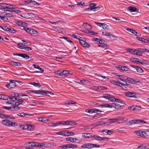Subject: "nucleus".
<instances>
[{"label": "nucleus", "instance_id": "obj_20", "mask_svg": "<svg viewBox=\"0 0 149 149\" xmlns=\"http://www.w3.org/2000/svg\"><path fill=\"white\" fill-rule=\"evenodd\" d=\"M17 24L19 26L22 27H26L28 26V24L27 23L22 21L18 22Z\"/></svg>", "mask_w": 149, "mask_h": 149}, {"label": "nucleus", "instance_id": "obj_36", "mask_svg": "<svg viewBox=\"0 0 149 149\" xmlns=\"http://www.w3.org/2000/svg\"><path fill=\"white\" fill-rule=\"evenodd\" d=\"M137 124L141 125H143L144 124H148L146 122L140 119L137 120Z\"/></svg>", "mask_w": 149, "mask_h": 149}, {"label": "nucleus", "instance_id": "obj_55", "mask_svg": "<svg viewBox=\"0 0 149 149\" xmlns=\"http://www.w3.org/2000/svg\"><path fill=\"white\" fill-rule=\"evenodd\" d=\"M100 146L95 144H91V149L94 148H100Z\"/></svg>", "mask_w": 149, "mask_h": 149}, {"label": "nucleus", "instance_id": "obj_41", "mask_svg": "<svg viewBox=\"0 0 149 149\" xmlns=\"http://www.w3.org/2000/svg\"><path fill=\"white\" fill-rule=\"evenodd\" d=\"M102 34L103 36H108L109 37H111V36L112 37H114V36H113L112 35H111L110 34V33H107V32H102Z\"/></svg>", "mask_w": 149, "mask_h": 149}, {"label": "nucleus", "instance_id": "obj_52", "mask_svg": "<svg viewBox=\"0 0 149 149\" xmlns=\"http://www.w3.org/2000/svg\"><path fill=\"white\" fill-rule=\"evenodd\" d=\"M58 135L65 136L64 130L63 131H59L57 133Z\"/></svg>", "mask_w": 149, "mask_h": 149}, {"label": "nucleus", "instance_id": "obj_29", "mask_svg": "<svg viewBox=\"0 0 149 149\" xmlns=\"http://www.w3.org/2000/svg\"><path fill=\"white\" fill-rule=\"evenodd\" d=\"M11 63L12 65L18 67L21 66L22 65V64L21 63L18 62L12 61Z\"/></svg>", "mask_w": 149, "mask_h": 149}, {"label": "nucleus", "instance_id": "obj_13", "mask_svg": "<svg viewBox=\"0 0 149 149\" xmlns=\"http://www.w3.org/2000/svg\"><path fill=\"white\" fill-rule=\"evenodd\" d=\"M110 82L114 85L120 87L123 86V83H121L120 82L116 81L113 80H110Z\"/></svg>", "mask_w": 149, "mask_h": 149}, {"label": "nucleus", "instance_id": "obj_53", "mask_svg": "<svg viewBox=\"0 0 149 149\" xmlns=\"http://www.w3.org/2000/svg\"><path fill=\"white\" fill-rule=\"evenodd\" d=\"M8 31L12 33H14L16 31L13 28H11L10 27Z\"/></svg>", "mask_w": 149, "mask_h": 149}, {"label": "nucleus", "instance_id": "obj_14", "mask_svg": "<svg viewBox=\"0 0 149 149\" xmlns=\"http://www.w3.org/2000/svg\"><path fill=\"white\" fill-rule=\"evenodd\" d=\"M62 77H64L68 76L69 74H72V73L70 70H62Z\"/></svg>", "mask_w": 149, "mask_h": 149}, {"label": "nucleus", "instance_id": "obj_43", "mask_svg": "<svg viewBox=\"0 0 149 149\" xmlns=\"http://www.w3.org/2000/svg\"><path fill=\"white\" fill-rule=\"evenodd\" d=\"M30 84L31 85H33L35 87L40 88L41 87V85L38 83H37L35 82H33L31 83Z\"/></svg>", "mask_w": 149, "mask_h": 149}, {"label": "nucleus", "instance_id": "obj_26", "mask_svg": "<svg viewBox=\"0 0 149 149\" xmlns=\"http://www.w3.org/2000/svg\"><path fill=\"white\" fill-rule=\"evenodd\" d=\"M34 125H29L28 124L25 127H26L24 129L23 128V129H27V130H29L32 131V130L34 128Z\"/></svg>", "mask_w": 149, "mask_h": 149}, {"label": "nucleus", "instance_id": "obj_58", "mask_svg": "<svg viewBox=\"0 0 149 149\" xmlns=\"http://www.w3.org/2000/svg\"><path fill=\"white\" fill-rule=\"evenodd\" d=\"M102 27L104 29H108V26L107 24L103 23Z\"/></svg>", "mask_w": 149, "mask_h": 149}, {"label": "nucleus", "instance_id": "obj_5", "mask_svg": "<svg viewBox=\"0 0 149 149\" xmlns=\"http://www.w3.org/2000/svg\"><path fill=\"white\" fill-rule=\"evenodd\" d=\"M139 95L138 93L131 92H127L125 93V95L126 96L130 97L137 98Z\"/></svg>", "mask_w": 149, "mask_h": 149}, {"label": "nucleus", "instance_id": "obj_63", "mask_svg": "<svg viewBox=\"0 0 149 149\" xmlns=\"http://www.w3.org/2000/svg\"><path fill=\"white\" fill-rule=\"evenodd\" d=\"M18 115L19 116L23 117L24 116H25V115H26V113H19L18 114Z\"/></svg>", "mask_w": 149, "mask_h": 149}, {"label": "nucleus", "instance_id": "obj_19", "mask_svg": "<svg viewBox=\"0 0 149 149\" xmlns=\"http://www.w3.org/2000/svg\"><path fill=\"white\" fill-rule=\"evenodd\" d=\"M82 136L83 137H84L86 138H91L93 139V136L91 135V133H84L82 134Z\"/></svg>", "mask_w": 149, "mask_h": 149}, {"label": "nucleus", "instance_id": "obj_28", "mask_svg": "<svg viewBox=\"0 0 149 149\" xmlns=\"http://www.w3.org/2000/svg\"><path fill=\"white\" fill-rule=\"evenodd\" d=\"M111 107L116 109H118L121 107V106L119 104L116 103H113L111 104Z\"/></svg>", "mask_w": 149, "mask_h": 149}, {"label": "nucleus", "instance_id": "obj_7", "mask_svg": "<svg viewBox=\"0 0 149 149\" xmlns=\"http://www.w3.org/2000/svg\"><path fill=\"white\" fill-rule=\"evenodd\" d=\"M24 29L28 33L31 34H37L38 32L35 30L29 28L24 27Z\"/></svg>", "mask_w": 149, "mask_h": 149}, {"label": "nucleus", "instance_id": "obj_59", "mask_svg": "<svg viewBox=\"0 0 149 149\" xmlns=\"http://www.w3.org/2000/svg\"><path fill=\"white\" fill-rule=\"evenodd\" d=\"M2 107L7 110L11 111V107H8L6 106H3Z\"/></svg>", "mask_w": 149, "mask_h": 149}, {"label": "nucleus", "instance_id": "obj_11", "mask_svg": "<svg viewBox=\"0 0 149 149\" xmlns=\"http://www.w3.org/2000/svg\"><path fill=\"white\" fill-rule=\"evenodd\" d=\"M49 147V144L46 142H40L39 144V148L45 149Z\"/></svg>", "mask_w": 149, "mask_h": 149}, {"label": "nucleus", "instance_id": "obj_47", "mask_svg": "<svg viewBox=\"0 0 149 149\" xmlns=\"http://www.w3.org/2000/svg\"><path fill=\"white\" fill-rule=\"evenodd\" d=\"M136 70L139 73H142L143 72L142 69L140 67H137Z\"/></svg>", "mask_w": 149, "mask_h": 149}, {"label": "nucleus", "instance_id": "obj_4", "mask_svg": "<svg viewBox=\"0 0 149 149\" xmlns=\"http://www.w3.org/2000/svg\"><path fill=\"white\" fill-rule=\"evenodd\" d=\"M2 123L3 125L9 127H15L17 125V124L15 122H12L7 119L2 120Z\"/></svg>", "mask_w": 149, "mask_h": 149}, {"label": "nucleus", "instance_id": "obj_21", "mask_svg": "<svg viewBox=\"0 0 149 149\" xmlns=\"http://www.w3.org/2000/svg\"><path fill=\"white\" fill-rule=\"evenodd\" d=\"M40 143L36 142H29V144L30 146H31L33 147L36 146L39 148Z\"/></svg>", "mask_w": 149, "mask_h": 149}, {"label": "nucleus", "instance_id": "obj_10", "mask_svg": "<svg viewBox=\"0 0 149 149\" xmlns=\"http://www.w3.org/2000/svg\"><path fill=\"white\" fill-rule=\"evenodd\" d=\"M63 125H74L76 124L75 122L73 121L67 120L66 121H63Z\"/></svg>", "mask_w": 149, "mask_h": 149}, {"label": "nucleus", "instance_id": "obj_56", "mask_svg": "<svg viewBox=\"0 0 149 149\" xmlns=\"http://www.w3.org/2000/svg\"><path fill=\"white\" fill-rule=\"evenodd\" d=\"M46 91L45 92L44 91H41L39 90V95H46Z\"/></svg>", "mask_w": 149, "mask_h": 149}, {"label": "nucleus", "instance_id": "obj_8", "mask_svg": "<svg viewBox=\"0 0 149 149\" xmlns=\"http://www.w3.org/2000/svg\"><path fill=\"white\" fill-rule=\"evenodd\" d=\"M146 132L143 130H139L134 131V133L138 136H139L143 137H145L146 134Z\"/></svg>", "mask_w": 149, "mask_h": 149}, {"label": "nucleus", "instance_id": "obj_2", "mask_svg": "<svg viewBox=\"0 0 149 149\" xmlns=\"http://www.w3.org/2000/svg\"><path fill=\"white\" fill-rule=\"evenodd\" d=\"M82 26L84 27V29H83V31L86 33H88L91 35H95L97 34V33L93 32L92 31H88L89 29H91V26L90 24H88L86 23L85 24L84 23Z\"/></svg>", "mask_w": 149, "mask_h": 149}, {"label": "nucleus", "instance_id": "obj_50", "mask_svg": "<svg viewBox=\"0 0 149 149\" xmlns=\"http://www.w3.org/2000/svg\"><path fill=\"white\" fill-rule=\"evenodd\" d=\"M0 18L4 21L7 22L8 20V19L7 17L5 16H2L0 17Z\"/></svg>", "mask_w": 149, "mask_h": 149}, {"label": "nucleus", "instance_id": "obj_40", "mask_svg": "<svg viewBox=\"0 0 149 149\" xmlns=\"http://www.w3.org/2000/svg\"><path fill=\"white\" fill-rule=\"evenodd\" d=\"M100 106L102 108H103V107H106V108L107 107V108H112L111 104L110 105V104H101V105H100Z\"/></svg>", "mask_w": 149, "mask_h": 149}, {"label": "nucleus", "instance_id": "obj_9", "mask_svg": "<svg viewBox=\"0 0 149 149\" xmlns=\"http://www.w3.org/2000/svg\"><path fill=\"white\" fill-rule=\"evenodd\" d=\"M22 41H23L24 42L19 43L17 44V46H18V47L21 49L22 47H25V46H27V45L26 44L27 43L29 42V41L28 40H22Z\"/></svg>", "mask_w": 149, "mask_h": 149}, {"label": "nucleus", "instance_id": "obj_24", "mask_svg": "<svg viewBox=\"0 0 149 149\" xmlns=\"http://www.w3.org/2000/svg\"><path fill=\"white\" fill-rule=\"evenodd\" d=\"M137 50L135 49H130L128 48L127 49V51L131 53L134 54H137Z\"/></svg>", "mask_w": 149, "mask_h": 149}, {"label": "nucleus", "instance_id": "obj_44", "mask_svg": "<svg viewBox=\"0 0 149 149\" xmlns=\"http://www.w3.org/2000/svg\"><path fill=\"white\" fill-rule=\"evenodd\" d=\"M38 120L39 121L44 123L47 121L46 119L45 118L41 117H39L38 118Z\"/></svg>", "mask_w": 149, "mask_h": 149}, {"label": "nucleus", "instance_id": "obj_12", "mask_svg": "<svg viewBox=\"0 0 149 149\" xmlns=\"http://www.w3.org/2000/svg\"><path fill=\"white\" fill-rule=\"evenodd\" d=\"M10 85V88H17V85L15 81L14 80H9Z\"/></svg>", "mask_w": 149, "mask_h": 149}, {"label": "nucleus", "instance_id": "obj_18", "mask_svg": "<svg viewBox=\"0 0 149 149\" xmlns=\"http://www.w3.org/2000/svg\"><path fill=\"white\" fill-rule=\"evenodd\" d=\"M13 96L10 97L6 95H3L2 96V99L5 100H8L10 101L12 103V100H10L11 98H13Z\"/></svg>", "mask_w": 149, "mask_h": 149}, {"label": "nucleus", "instance_id": "obj_62", "mask_svg": "<svg viewBox=\"0 0 149 149\" xmlns=\"http://www.w3.org/2000/svg\"><path fill=\"white\" fill-rule=\"evenodd\" d=\"M138 59L136 58H130V61L132 62H135L136 61L138 60Z\"/></svg>", "mask_w": 149, "mask_h": 149}, {"label": "nucleus", "instance_id": "obj_37", "mask_svg": "<svg viewBox=\"0 0 149 149\" xmlns=\"http://www.w3.org/2000/svg\"><path fill=\"white\" fill-rule=\"evenodd\" d=\"M18 106L15 105L11 106V111H18L20 109V107H18Z\"/></svg>", "mask_w": 149, "mask_h": 149}, {"label": "nucleus", "instance_id": "obj_61", "mask_svg": "<svg viewBox=\"0 0 149 149\" xmlns=\"http://www.w3.org/2000/svg\"><path fill=\"white\" fill-rule=\"evenodd\" d=\"M69 101L70 102V105L76 104H77L76 102L72 100H69Z\"/></svg>", "mask_w": 149, "mask_h": 149}, {"label": "nucleus", "instance_id": "obj_32", "mask_svg": "<svg viewBox=\"0 0 149 149\" xmlns=\"http://www.w3.org/2000/svg\"><path fill=\"white\" fill-rule=\"evenodd\" d=\"M59 148L60 149H66L69 148V144L62 145L59 147Z\"/></svg>", "mask_w": 149, "mask_h": 149}, {"label": "nucleus", "instance_id": "obj_25", "mask_svg": "<svg viewBox=\"0 0 149 149\" xmlns=\"http://www.w3.org/2000/svg\"><path fill=\"white\" fill-rule=\"evenodd\" d=\"M81 147L83 148H87L88 149H91V144L88 143L82 145Z\"/></svg>", "mask_w": 149, "mask_h": 149}, {"label": "nucleus", "instance_id": "obj_1", "mask_svg": "<svg viewBox=\"0 0 149 149\" xmlns=\"http://www.w3.org/2000/svg\"><path fill=\"white\" fill-rule=\"evenodd\" d=\"M0 9L4 11L12 12L13 7L12 5H10L5 3H0Z\"/></svg>", "mask_w": 149, "mask_h": 149}, {"label": "nucleus", "instance_id": "obj_6", "mask_svg": "<svg viewBox=\"0 0 149 149\" xmlns=\"http://www.w3.org/2000/svg\"><path fill=\"white\" fill-rule=\"evenodd\" d=\"M78 39L80 42L83 47H86L87 48L89 47L90 46V44L86 42L84 40H83L82 39H81V38H76Z\"/></svg>", "mask_w": 149, "mask_h": 149}, {"label": "nucleus", "instance_id": "obj_54", "mask_svg": "<svg viewBox=\"0 0 149 149\" xmlns=\"http://www.w3.org/2000/svg\"><path fill=\"white\" fill-rule=\"evenodd\" d=\"M65 136H69L70 131L69 130H64Z\"/></svg>", "mask_w": 149, "mask_h": 149}, {"label": "nucleus", "instance_id": "obj_49", "mask_svg": "<svg viewBox=\"0 0 149 149\" xmlns=\"http://www.w3.org/2000/svg\"><path fill=\"white\" fill-rule=\"evenodd\" d=\"M126 29L128 31L131 32L132 33H133L134 34V33H135V32L136 31V30H133L129 28L127 29Z\"/></svg>", "mask_w": 149, "mask_h": 149}, {"label": "nucleus", "instance_id": "obj_31", "mask_svg": "<svg viewBox=\"0 0 149 149\" xmlns=\"http://www.w3.org/2000/svg\"><path fill=\"white\" fill-rule=\"evenodd\" d=\"M127 80L129 81L132 84H135L136 83L138 82V81L135 79L131 78H127Z\"/></svg>", "mask_w": 149, "mask_h": 149}, {"label": "nucleus", "instance_id": "obj_60", "mask_svg": "<svg viewBox=\"0 0 149 149\" xmlns=\"http://www.w3.org/2000/svg\"><path fill=\"white\" fill-rule=\"evenodd\" d=\"M110 95L108 94L104 95L103 97L108 100H109L110 97Z\"/></svg>", "mask_w": 149, "mask_h": 149}, {"label": "nucleus", "instance_id": "obj_27", "mask_svg": "<svg viewBox=\"0 0 149 149\" xmlns=\"http://www.w3.org/2000/svg\"><path fill=\"white\" fill-rule=\"evenodd\" d=\"M59 125H63V121H59L56 122L55 123H53L52 125L49 126L50 127H55L58 126Z\"/></svg>", "mask_w": 149, "mask_h": 149}, {"label": "nucleus", "instance_id": "obj_38", "mask_svg": "<svg viewBox=\"0 0 149 149\" xmlns=\"http://www.w3.org/2000/svg\"><path fill=\"white\" fill-rule=\"evenodd\" d=\"M128 9L131 12H135L136 11L137 8L135 7L130 6L128 7Z\"/></svg>", "mask_w": 149, "mask_h": 149}, {"label": "nucleus", "instance_id": "obj_30", "mask_svg": "<svg viewBox=\"0 0 149 149\" xmlns=\"http://www.w3.org/2000/svg\"><path fill=\"white\" fill-rule=\"evenodd\" d=\"M95 88L98 91H102L106 90L107 89V87H104L102 86H96L95 87Z\"/></svg>", "mask_w": 149, "mask_h": 149}, {"label": "nucleus", "instance_id": "obj_3", "mask_svg": "<svg viewBox=\"0 0 149 149\" xmlns=\"http://www.w3.org/2000/svg\"><path fill=\"white\" fill-rule=\"evenodd\" d=\"M10 100H12V103L13 104H15L16 105H24V100L22 99L17 98L15 96H13V98H11Z\"/></svg>", "mask_w": 149, "mask_h": 149}, {"label": "nucleus", "instance_id": "obj_16", "mask_svg": "<svg viewBox=\"0 0 149 149\" xmlns=\"http://www.w3.org/2000/svg\"><path fill=\"white\" fill-rule=\"evenodd\" d=\"M96 4L95 3H92L90 4V6L92 9V10L95 11L99 10L100 7L99 6L96 7Z\"/></svg>", "mask_w": 149, "mask_h": 149}, {"label": "nucleus", "instance_id": "obj_22", "mask_svg": "<svg viewBox=\"0 0 149 149\" xmlns=\"http://www.w3.org/2000/svg\"><path fill=\"white\" fill-rule=\"evenodd\" d=\"M125 81H123L125 83V84L123 83V86H121V88H122L123 89H126L127 88V86L129 85V81H127V80L125 79H124Z\"/></svg>", "mask_w": 149, "mask_h": 149}, {"label": "nucleus", "instance_id": "obj_15", "mask_svg": "<svg viewBox=\"0 0 149 149\" xmlns=\"http://www.w3.org/2000/svg\"><path fill=\"white\" fill-rule=\"evenodd\" d=\"M93 41H95L98 44H100V45H102L105 42V41L101 39H98L97 38H93L92 40Z\"/></svg>", "mask_w": 149, "mask_h": 149}, {"label": "nucleus", "instance_id": "obj_57", "mask_svg": "<svg viewBox=\"0 0 149 149\" xmlns=\"http://www.w3.org/2000/svg\"><path fill=\"white\" fill-rule=\"evenodd\" d=\"M136 107V105H132L131 106L129 107L128 109L130 110H134Z\"/></svg>", "mask_w": 149, "mask_h": 149}, {"label": "nucleus", "instance_id": "obj_51", "mask_svg": "<svg viewBox=\"0 0 149 149\" xmlns=\"http://www.w3.org/2000/svg\"><path fill=\"white\" fill-rule=\"evenodd\" d=\"M22 49H24L27 51L32 50V49L30 47H22Z\"/></svg>", "mask_w": 149, "mask_h": 149}, {"label": "nucleus", "instance_id": "obj_17", "mask_svg": "<svg viewBox=\"0 0 149 149\" xmlns=\"http://www.w3.org/2000/svg\"><path fill=\"white\" fill-rule=\"evenodd\" d=\"M118 68L123 71H130V69L127 66L119 65L118 66Z\"/></svg>", "mask_w": 149, "mask_h": 149}, {"label": "nucleus", "instance_id": "obj_48", "mask_svg": "<svg viewBox=\"0 0 149 149\" xmlns=\"http://www.w3.org/2000/svg\"><path fill=\"white\" fill-rule=\"evenodd\" d=\"M22 57L25 58L26 60L30 58L29 56L26 54H23Z\"/></svg>", "mask_w": 149, "mask_h": 149}, {"label": "nucleus", "instance_id": "obj_23", "mask_svg": "<svg viewBox=\"0 0 149 149\" xmlns=\"http://www.w3.org/2000/svg\"><path fill=\"white\" fill-rule=\"evenodd\" d=\"M138 38V40L141 41L143 43H149V38H147V39H144V38Z\"/></svg>", "mask_w": 149, "mask_h": 149}, {"label": "nucleus", "instance_id": "obj_35", "mask_svg": "<svg viewBox=\"0 0 149 149\" xmlns=\"http://www.w3.org/2000/svg\"><path fill=\"white\" fill-rule=\"evenodd\" d=\"M33 66H34L35 68L38 69L40 70L41 71V73H42L44 72V69L40 67L38 65L36 64H33Z\"/></svg>", "mask_w": 149, "mask_h": 149}, {"label": "nucleus", "instance_id": "obj_64", "mask_svg": "<svg viewBox=\"0 0 149 149\" xmlns=\"http://www.w3.org/2000/svg\"><path fill=\"white\" fill-rule=\"evenodd\" d=\"M9 27H8L7 26H4L3 27H2V29L5 31H8L9 30Z\"/></svg>", "mask_w": 149, "mask_h": 149}, {"label": "nucleus", "instance_id": "obj_39", "mask_svg": "<svg viewBox=\"0 0 149 149\" xmlns=\"http://www.w3.org/2000/svg\"><path fill=\"white\" fill-rule=\"evenodd\" d=\"M128 124L130 125H132L135 124H137V120H132L128 122Z\"/></svg>", "mask_w": 149, "mask_h": 149}, {"label": "nucleus", "instance_id": "obj_46", "mask_svg": "<svg viewBox=\"0 0 149 149\" xmlns=\"http://www.w3.org/2000/svg\"><path fill=\"white\" fill-rule=\"evenodd\" d=\"M69 148H75L77 147V145L73 144H69Z\"/></svg>", "mask_w": 149, "mask_h": 149}, {"label": "nucleus", "instance_id": "obj_42", "mask_svg": "<svg viewBox=\"0 0 149 149\" xmlns=\"http://www.w3.org/2000/svg\"><path fill=\"white\" fill-rule=\"evenodd\" d=\"M54 73L58 75L60 77H62V70H60L58 71L54 72Z\"/></svg>", "mask_w": 149, "mask_h": 149}, {"label": "nucleus", "instance_id": "obj_33", "mask_svg": "<svg viewBox=\"0 0 149 149\" xmlns=\"http://www.w3.org/2000/svg\"><path fill=\"white\" fill-rule=\"evenodd\" d=\"M118 119L117 118H113L107 120L108 122L110 124H113L115 122H117Z\"/></svg>", "mask_w": 149, "mask_h": 149}, {"label": "nucleus", "instance_id": "obj_34", "mask_svg": "<svg viewBox=\"0 0 149 149\" xmlns=\"http://www.w3.org/2000/svg\"><path fill=\"white\" fill-rule=\"evenodd\" d=\"M98 46L99 47H101L105 49H107L109 47V46L108 45H106L105 43L102 45H98Z\"/></svg>", "mask_w": 149, "mask_h": 149}, {"label": "nucleus", "instance_id": "obj_45", "mask_svg": "<svg viewBox=\"0 0 149 149\" xmlns=\"http://www.w3.org/2000/svg\"><path fill=\"white\" fill-rule=\"evenodd\" d=\"M66 141H69L71 142H74V138L72 137H67L66 138Z\"/></svg>", "mask_w": 149, "mask_h": 149}]
</instances>
